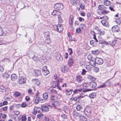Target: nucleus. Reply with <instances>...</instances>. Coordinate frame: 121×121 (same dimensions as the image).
<instances>
[{"mask_svg":"<svg viewBox=\"0 0 121 121\" xmlns=\"http://www.w3.org/2000/svg\"><path fill=\"white\" fill-rule=\"evenodd\" d=\"M70 2L73 5H75L77 4L78 2L77 0H71Z\"/></svg>","mask_w":121,"mask_h":121,"instance_id":"32","label":"nucleus"},{"mask_svg":"<svg viewBox=\"0 0 121 121\" xmlns=\"http://www.w3.org/2000/svg\"><path fill=\"white\" fill-rule=\"evenodd\" d=\"M73 16L72 15H70L69 19V21L70 25H72L73 24Z\"/></svg>","mask_w":121,"mask_h":121,"instance_id":"28","label":"nucleus"},{"mask_svg":"<svg viewBox=\"0 0 121 121\" xmlns=\"http://www.w3.org/2000/svg\"><path fill=\"white\" fill-rule=\"evenodd\" d=\"M82 89H76L73 91V92L74 94H77L82 91Z\"/></svg>","mask_w":121,"mask_h":121,"instance_id":"33","label":"nucleus"},{"mask_svg":"<svg viewBox=\"0 0 121 121\" xmlns=\"http://www.w3.org/2000/svg\"><path fill=\"white\" fill-rule=\"evenodd\" d=\"M82 77L80 75L77 76L76 77V81L79 83H81L83 81Z\"/></svg>","mask_w":121,"mask_h":121,"instance_id":"15","label":"nucleus"},{"mask_svg":"<svg viewBox=\"0 0 121 121\" xmlns=\"http://www.w3.org/2000/svg\"><path fill=\"white\" fill-rule=\"evenodd\" d=\"M91 52L93 54L95 55L98 54L99 53V52L98 50L92 51H91Z\"/></svg>","mask_w":121,"mask_h":121,"instance_id":"38","label":"nucleus"},{"mask_svg":"<svg viewBox=\"0 0 121 121\" xmlns=\"http://www.w3.org/2000/svg\"><path fill=\"white\" fill-rule=\"evenodd\" d=\"M15 95L16 97H18L20 96V94L18 92H16L14 94Z\"/></svg>","mask_w":121,"mask_h":121,"instance_id":"55","label":"nucleus"},{"mask_svg":"<svg viewBox=\"0 0 121 121\" xmlns=\"http://www.w3.org/2000/svg\"><path fill=\"white\" fill-rule=\"evenodd\" d=\"M93 39H95L94 40L96 41V42H98V41L96 37V35L94 34L93 35Z\"/></svg>","mask_w":121,"mask_h":121,"instance_id":"61","label":"nucleus"},{"mask_svg":"<svg viewBox=\"0 0 121 121\" xmlns=\"http://www.w3.org/2000/svg\"><path fill=\"white\" fill-rule=\"evenodd\" d=\"M105 86H107L105 84H104L103 85H100L98 87V88H104Z\"/></svg>","mask_w":121,"mask_h":121,"instance_id":"47","label":"nucleus"},{"mask_svg":"<svg viewBox=\"0 0 121 121\" xmlns=\"http://www.w3.org/2000/svg\"><path fill=\"white\" fill-rule=\"evenodd\" d=\"M68 50L69 55H71L73 53L72 50L71 48H68Z\"/></svg>","mask_w":121,"mask_h":121,"instance_id":"50","label":"nucleus"},{"mask_svg":"<svg viewBox=\"0 0 121 121\" xmlns=\"http://www.w3.org/2000/svg\"><path fill=\"white\" fill-rule=\"evenodd\" d=\"M52 86L53 88H55L56 87H57V88L58 89L60 90H61V89L60 88V87L59 86V84L56 81H53L52 82Z\"/></svg>","mask_w":121,"mask_h":121,"instance_id":"4","label":"nucleus"},{"mask_svg":"<svg viewBox=\"0 0 121 121\" xmlns=\"http://www.w3.org/2000/svg\"><path fill=\"white\" fill-rule=\"evenodd\" d=\"M90 65L93 66H95L96 65V63L95 61L91 60L89 62Z\"/></svg>","mask_w":121,"mask_h":121,"instance_id":"39","label":"nucleus"},{"mask_svg":"<svg viewBox=\"0 0 121 121\" xmlns=\"http://www.w3.org/2000/svg\"><path fill=\"white\" fill-rule=\"evenodd\" d=\"M54 8L56 9L61 10L63 9V6L62 4L58 3L55 4Z\"/></svg>","mask_w":121,"mask_h":121,"instance_id":"3","label":"nucleus"},{"mask_svg":"<svg viewBox=\"0 0 121 121\" xmlns=\"http://www.w3.org/2000/svg\"><path fill=\"white\" fill-rule=\"evenodd\" d=\"M103 3L104 5L108 6H110L111 4V2L108 0H105L104 1Z\"/></svg>","mask_w":121,"mask_h":121,"instance_id":"18","label":"nucleus"},{"mask_svg":"<svg viewBox=\"0 0 121 121\" xmlns=\"http://www.w3.org/2000/svg\"><path fill=\"white\" fill-rule=\"evenodd\" d=\"M42 72L44 75H47L49 74V72L47 69V67L45 66L43 67L42 69Z\"/></svg>","mask_w":121,"mask_h":121,"instance_id":"5","label":"nucleus"},{"mask_svg":"<svg viewBox=\"0 0 121 121\" xmlns=\"http://www.w3.org/2000/svg\"><path fill=\"white\" fill-rule=\"evenodd\" d=\"M43 117V115L41 113H40L38 115H37V117L38 118L40 119Z\"/></svg>","mask_w":121,"mask_h":121,"instance_id":"48","label":"nucleus"},{"mask_svg":"<svg viewBox=\"0 0 121 121\" xmlns=\"http://www.w3.org/2000/svg\"><path fill=\"white\" fill-rule=\"evenodd\" d=\"M63 80V79L61 78H59L57 79V82L59 84L60 83H61L62 82Z\"/></svg>","mask_w":121,"mask_h":121,"instance_id":"43","label":"nucleus"},{"mask_svg":"<svg viewBox=\"0 0 121 121\" xmlns=\"http://www.w3.org/2000/svg\"><path fill=\"white\" fill-rule=\"evenodd\" d=\"M72 90H70L69 91L67 90H66V94L67 95H70L72 92Z\"/></svg>","mask_w":121,"mask_h":121,"instance_id":"42","label":"nucleus"},{"mask_svg":"<svg viewBox=\"0 0 121 121\" xmlns=\"http://www.w3.org/2000/svg\"><path fill=\"white\" fill-rule=\"evenodd\" d=\"M68 68L65 65H63L61 68V70L63 73H65L67 72L68 70Z\"/></svg>","mask_w":121,"mask_h":121,"instance_id":"14","label":"nucleus"},{"mask_svg":"<svg viewBox=\"0 0 121 121\" xmlns=\"http://www.w3.org/2000/svg\"><path fill=\"white\" fill-rule=\"evenodd\" d=\"M116 42V40H113L111 43V45L112 46H113L115 45Z\"/></svg>","mask_w":121,"mask_h":121,"instance_id":"56","label":"nucleus"},{"mask_svg":"<svg viewBox=\"0 0 121 121\" xmlns=\"http://www.w3.org/2000/svg\"><path fill=\"white\" fill-rule=\"evenodd\" d=\"M100 19H105L106 20H108V17L106 16H104L102 17H100Z\"/></svg>","mask_w":121,"mask_h":121,"instance_id":"53","label":"nucleus"},{"mask_svg":"<svg viewBox=\"0 0 121 121\" xmlns=\"http://www.w3.org/2000/svg\"><path fill=\"white\" fill-rule=\"evenodd\" d=\"M50 92H49V94H51V95H55L57 94V91L56 90L53 89H51L49 87V89L48 88Z\"/></svg>","mask_w":121,"mask_h":121,"instance_id":"11","label":"nucleus"},{"mask_svg":"<svg viewBox=\"0 0 121 121\" xmlns=\"http://www.w3.org/2000/svg\"><path fill=\"white\" fill-rule=\"evenodd\" d=\"M87 58L89 60L91 61L93 60V57L91 55H89L87 56Z\"/></svg>","mask_w":121,"mask_h":121,"instance_id":"49","label":"nucleus"},{"mask_svg":"<svg viewBox=\"0 0 121 121\" xmlns=\"http://www.w3.org/2000/svg\"><path fill=\"white\" fill-rule=\"evenodd\" d=\"M10 75L7 73H5L2 75V76L4 78L6 79L8 78L9 77Z\"/></svg>","mask_w":121,"mask_h":121,"instance_id":"35","label":"nucleus"},{"mask_svg":"<svg viewBox=\"0 0 121 121\" xmlns=\"http://www.w3.org/2000/svg\"><path fill=\"white\" fill-rule=\"evenodd\" d=\"M26 79L25 77H21L19 78L18 83L20 84H24L26 83Z\"/></svg>","mask_w":121,"mask_h":121,"instance_id":"7","label":"nucleus"},{"mask_svg":"<svg viewBox=\"0 0 121 121\" xmlns=\"http://www.w3.org/2000/svg\"><path fill=\"white\" fill-rule=\"evenodd\" d=\"M96 96V94L95 93H90L89 95V96L91 98H93Z\"/></svg>","mask_w":121,"mask_h":121,"instance_id":"30","label":"nucleus"},{"mask_svg":"<svg viewBox=\"0 0 121 121\" xmlns=\"http://www.w3.org/2000/svg\"><path fill=\"white\" fill-rule=\"evenodd\" d=\"M80 8L82 10L84 9H85V7L84 5H82V4H81L80 6Z\"/></svg>","mask_w":121,"mask_h":121,"instance_id":"62","label":"nucleus"},{"mask_svg":"<svg viewBox=\"0 0 121 121\" xmlns=\"http://www.w3.org/2000/svg\"><path fill=\"white\" fill-rule=\"evenodd\" d=\"M17 77L15 74H13L11 75V80L13 81L15 80L17 78Z\"/></svg>","mask_w":121,"mask_h":121,"instance_id":"21","label":"nucleus"},{"mask_svg":"<svg viewBox=\"0 0 121 121\" xmlns=\"http://www.w3.org/2000/svg\"><path fill=\"white\" fill-rule=\"evenodd\" d=\"M108 20L103 19L100 22L102 24V25L106 27H107L109 26V23L107 22Z\"/></svg>","mask_w":121,"mask_h":121,"instance_id":"10","label":"nucleus"},{"mask_svg":"<svg viewBox=\"0 0 121 121\" xmlns=\"http://www.w3.org/2000/svg\"><path fill=\"white\" fill-rule=\"evenodd\" d=\"M73 115L75 116L78 117H82V115L81 114L78 113L76 111H74L73 112Z\"/></svg>","mask_w":121,"mask_h":121,"instance_id":"25","label":"nucleus"},{"mask_svg":"<svg viewBox=\"0 0 121 121\" xmlns=\"http://www.w3.org/2000/svg\"><path fill=\"white\" fill-rule=\"evenodd\" d=\"M99 43H100L101 44H104L108 45H109V43L108 42L104 40L101 41V40H99Z\"/></svg>","mask_w":121,"mask_h":121,"instance_id":"36","label":"nucleus"},{"mask_svg":"<svg viewBox=\"0 0 121 121\" xmlns=\"http://www.w3.org/2000/svg\"><path fill=\"white\" fill-rule=\"evenodd\" d=\"M116 22L118 25H120L121 23V18H119L116 20Z\"/></svg>","mask_w":121,"mask_h":121,"instance_id":"40","label":"nucleus"},{"mask_svg":"<svg viewBox=\"0 0 121 121\" xmlns=\"http://www.w3.org/2000/svg\"><path fill=\"white\" fill-rule=\"evenodd\" d=\"M98 9L97 10V12H98V10H100L101 11V13L103 14H105L109 12L107 10L108 8L106 7L104 5H99L98 6Z\"/></svg>","mask_w":121,"mask_h":121,"instance_id":"1","label":"nucleus"},{"mask_svg":"<svg viewBox=\"0 0 121 121\" xmlns=\"http://www.w3.org/2000/svg\"><path fill=\"white\" fill-rule=\"evenodd\" d=\"M82 121H87V119L85 117L82 116Z\"/></svg>","mask_w":121,"mask_h":121,"instance_id":"60","label":"nucleus"},{"mask_svg":"<svg viewBox=\"0 0 121 121\" xmlns=\"http://www.w3.org/2000/svg\"><path fill=\"white\" fill-rule=\"evenodd\" d=\"M96 83L94 82H90V89L91 88H93L96 87Z\"/></svg>","mask_w":121,"mask_h":121,"instance_id":"17","label":"nucleus"},{"mask_svg":"<svg viewBox=\"0 0 121 121\" xmlns=\"http://www.w3.org/2000/svg\"><path fill=\"white\" fill-rule=\"evenodd\" d=\"M3 34V32L1 27L0 26V36L2 35Z\"/></svg>","mask_w":121,"mask_h":121,"instance_id":"52","label":"nucleus"},{"mask_svg":"<svg viewBox=\"0 0 121 121\" xmlns=\"http://www.w3.org/2000/svg\"><path fill=\"white\" fill-rule=\"evenodd\" d=\"M78 99V98H77V96L74 97H72L70 98V99L71 100H73L75 101H76Z\"/></svg>","mask_w":121,"mask_h":121,"instance_id":"51","label":"nucleus"},{"mask_svg":"<svg viewBox=\"0 0 121 121\" xmlns=\"http://www.w3.org/2000/svg\"><path fill=\"white\" fill-rule=\"evenodd\" d=\"M57 13V15H60L61 14V13L59 11H57L56 10H54L52 12V14L53 16H55V15H56V14H54V13Z\"/></svg>","mask_w":121,"mask_h":121,"instance_id":"27","label":"nucleus"},{"mask_svg":"<svg viewBox=\"0 0 121 121\" xmlns=\"http://www.w3.org/2000/svg\"><path fill=\"white\" fill-rule=\"evenodd\" d=\"M117 27V26H115H115L113 27L112 28V30H113L115 32H117L119 30V29H117L116 27Z\"/></svg>","mask_w":121,"mask_h":121,"instance_id":"44","label":"nucleus"},{"mask_svg":"<svg viewBox=\"0 0 121 121\" xmlns=\"http://www.w3.org/2000/svg\"><path fill=\"white\" fill-rule=\"evenodd\" d=\"M114 7H115L114 5H112L111 6L109 7V8L111 11H115L113 8Z\"/></svg>","mask_w":121,"mask_h":121,"instance_id":"46","label":"nucleus"},{"mask_svg":"<svg viewBox=\"0 0 121 121\" xmlns=\"http://www.w3.org/2000/svg\"><path fill=\"white\" fill-rule=\"evenodd\" d=\"M4 70V68L3 66L0 65V72H2Z\"/></svg>","mask_w":121,"mask_h":121,"instance_id":"57","label":"nucleus"},{"mask_svg":"<svg viewBox=\"0 0 121 121\" xmlns=\"http://www.w3.org/2000/svg\"><path fill=\"white\" fill-rule=\"evenodd\" d=\"M98 33L101 35H103L104 34L105 31L101 30L98 32Z\"/></svg>","mask_w":121,"mask_h":121,"instance_id":"41","label":"nucleus"},{"mask_svg":"<svg viewBox=\"0 0 121 121\" xmlns=\"http://www.w3.org/2000/svg\"><path fill=\"white\" fill-rule=\"evenodd\" d=\"M95 61L97 64L99 65L102 64L103 62V60L102 59L98 57L95 58Z\"/></svg>","mask_w":121,"mask_h":121,"instance_id":"8","label":"nucleus"},{"mask_svg":"<svg viewBox=\"0 0 121 121\" xmlns=\"http://www.w3.org/2000/svg\"><path fill=\"white\" fill-rule=\"evenodd\" d=\"M83 106L81 105H78L76 107V109L78 111H81L82 110Z\"/></svg>","mask_w":121,"mask_h":121,"instance_id":"37","label":"nucleus"},{"mask_svg":"<svg viewBox=\"0 0 121 121\" xmlns=\"http://www.w3.org/2000/svg\"><path fill=\"white\" fill-rule=\"evenodd\" d=\"M15 107L16 108L18 109L21 107V105L20 104H17L16 105Z\"/></svg>","mask_w":121,"mask_h":121,"instance_id":"63","label":"nucleus"},{"mask_svg":"<svg viewBox=\"0 0 121 121\" xmlns=\"http://www.w3.org/2000/svg\"><path fill=\"white\" fill-rule=\"evenodd\" d=\"M60 105V103L57 101H54V103L52 104V105L53 106V107L55 109L56 108L57 106ZM48 106L50 107H53V106H51L50 105H49Z\"/></svg>","mask_w":121,"mask_h":121,"instance_id":"9","label":"nucleus"},{"mask_svg":"<svg viewBox=\"0 0 121 121\" xmlns=\"http://www.w3.org/2000/svg\"><path fill=\"white\" fill-rule=\"evenodd\" d=\"M84 112L86 115H90L91 114V111L90 108H86L84 111Z\"/></svg>","mask_w":121,"mask_h":121,"instance_id":"20","label":"nucleus"},{"mask_svg":"<svg viewBox=\"0 0 121 121\" xmlns=\"http://www.w3.org/2000/svg\"><path fill=\"white\" fill-rule=\"evenodd\" d=\"M94 28L95 29L98 31V32L100 30V29L97 26H95Z\"/></svg>","mask_w":121,"mask_h":121,"instance_id":"59","label":"nucleus"},{"mask_svg":"<svg viewBox=\"0 0 121 121\" xmlns=\"http://www.w3.org/2000/svg\"><path fill=\"white\" fill-rule=\"evenodd\" d=\"M33 60L35 62L39 60V58L37 56H34L32 57Z\"/></svg>","mask_w":121,"mask_h":121,"instance_id":"34","label":"nucleus"},{"mask_svg":"<svg viewBox=\"0 0 121 121\" xmlns=\"http://www.w3.org/2000/svg\"><path fill=\"white\" fill-rule=\"evenodd\" d=\"M32 81L38 86H39L40 85V82L39 80L37 79H33L32 80Z\"/></svg>","mask_w":121,"mask_h":121,"instance_id":"19","label":"nucleus"},{"mask_svg":"<svg viewBox=\"0 0 121 121\" xmlns=\"http://www.w3.org/2000/svg\"><path fill=\"white\" fill-rule=\"evenodd\" d=\"M87 78L89 80L92 81H94L96 80L95 78L90 75H87Z\"/></svg>","mask_w":121,"mask_h":121,"instance_id":"23","label":"nucleus"},{"mask_svg":"<svg viewBox=\"0 0 121 121\" xmlns=\"http://www.w3.org/2000/svg\"><path fill=\"white\" fill-rule=\"evenodd\" d=\"M41 108L42 110V112L43 111L45 112H47L49 110L48 107L44 105H42L41 106Z\"/></svg>","mask_w":121,"mask_h":121,"instance_id":"12","label":"nucleus"},{"mask_svg":"<svg viewBox=\"0 0 121 121\" xmlns=\"http://www.w3.org/2000/svg\"><path fill=\"white\" fill-rule=\"evenodd\" d=\"M43 98L46 100L48 98V94L46 92L44 93L43 94Z\"/></svg>","mask_w":121,"mask_h":121,"instance_id":"29","label":"nucleus"},{"mask_svg":"<svg viewBox=\"0 0 121 121\" xmlns=\"http://www.w3.org/2000/svg\"><path fill=\"white\" fill-rule=\"evenodd\" d=\"M90 82L86 83L83 84V88L85 89H86L84 90L83 91V92H86L93 90L92 89H90Z\"/></svg>","mask_w":121,"mask_h":121,"instance_id":"2","label":"nucleus"},{"mask_svg":"<svg viewBox=\"0 0 121 121\" xmlns=\"http://www.w3.org/2000/svg\"><path fill=\"white\" fill-rule=\"evenodd\" d=\"M57 54L56 57V59L58 61H62L63 60L62 57L60 54Z\"/></svg>","mask_w":121,"mask_h":121,"instance_id":"16","label":"nucleus"},{"mask_svg":"<svg viewBox=\"0 0 121 121\" xmlns=\"http://www.w3.org/2000/svg\"><path fill=\"white\" fill-rule=\"evenodd\" d=\"M61 116L63 119H66L67 117L66 115L65 114H63L61 115Z\"/></svg>","mask_w":121,"mask_h":121,"instance_id":"58","label":"nucleus"},{"mask_svg":"<svg viewBox=\"0 0 121 121\" xmlns=\"http://www.w3.org/2000/svg\"><path fill=\"white\" fill-rule=\"evenodd\" d=\"M98 42H96V41L94 40H91L90 42V44L93 46L95 47L97 45V43Z\"/></svg>","mask_w":121,"mask_h":121,"instance_id":"22","label":"nucleus"},{"mask_svg":"<svg viewBox=\"0 0 121 121\" xmlns=\"http://www.w3.org/2000/svg\"><path fill=\"white\" fill-rule=\"evenodd\" d=\"M74 60L72 58H70L68 61V65L69 66L71 67L74 63Z\"/></svg>","mask_w":121,"mask_h":121,"instance_id":"13","label":"nucleus"},{"mask_svg":"<svg viewBox=\"0 0 121 121\" xmlns=\"http://www.w3.org/2000/svg\"><path fill=\"white\" fill-rule=\"evenodd\" d=\"M55 95H51V100L52 102H53L54 101L55 99H54Z\"/></svg>","mask_w":121,"mask_h":121,"instance_id":"45","label":"nucleus"},{"mask_svg":"<svg viewBox=\"0 0 121 121\" xmlns=\"http://www.w3.org/2000/svg\"><path fill=\"white\" fill-rule=\"evenodd\" d=\"M49 35L48 34V35L46 36V39H45V42L48 44H49L50 42V39L49 37Z\"/></svg>","mask_w":121,"mask_h":121,"instance_id":"26","label":"nucleus"},{"mask_svg":"<svg viewBox=\"0 0 121 121\" xmlns=\"http://www.w3.org/2000/svg\"><path fill=\"white\" fill-rule=\"evenodd\" d=\"M40 97H37L36 98L35 100V103L36 104H38L39 102H40Z\"/></svg>","mask_w":121,"mask_h":121,"instance_id":"31","label":"nucleus"},{"mask_svg":"<svg viewBox=\"0 0 121 121\" xmlns=\"http://www.w3.org/2000/svg\"><path fill=\"white\" fill-rule=\"evenodd\" d=\"M22 121H25L26 119V116H23L21 119Z\"/></svg>","mask_w":121,"mask_h":121,"instance_id":"54","label":"nucleus"},{"mask_svg":"<svg viewBox=\"0 0 121 121\" xmlns=\"http://www.w3.org/2000/svg\"><path fill=\"white\" fill-rule=\"evenodd\" d=\"M56 30L60 33L62 32L63 30V26L61 24H58L56 26Z\"/></svg>","mask_w":121,"mask_h":121,"instance_id":"6","label":"nucleus"},{"mask_svg":"<svg viewBox=\"0 0 121 121\" xmlns=\"http://www.w3.org/2000/svg\"><path fill=\"white\" fill-rule=\"evenodd\" d=\"M35 72L37 76H39L41 75V72L40 70H35Z\"/></svg>","mask_w":121,"mask_h":121,"instance_id":"24","label":"nucleus"},{"mask_svg":"<svg viewBox=\"0 0 121 121\" xmlns=\"http://www.w3.org/2000/svg\"><path fill=\"white\" fill-rule=\"evenodd\" d=\"M87 71L85 69H83L81 74L82 75H84L85 74V73Z\"/></svg>","mask_w":121,"mask_h":121,"instance_id":"64","label":"nucleus"}]
</instances>
